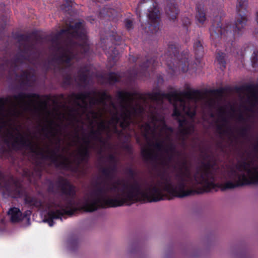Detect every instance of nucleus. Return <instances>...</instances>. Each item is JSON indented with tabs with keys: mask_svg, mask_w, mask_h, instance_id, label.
<instances>
[{
	"mask_svg": "<svg viewBox=\"0 0 258 258\" xmlns=\"http://www.w3.org/2000/svg\"><path fill=\"white\" fill-rule=\"evenodd\" d=\"M248 2L247 0H236L235 18L234 25H228L226 28L221 27L213 26L210 29L211 36L213 39H216L224 35L226 37L239 36L244 31L246 23L248 21L247 11Z\"/></svg>",
	"mask_w": 258,
	"mask_h": 258,
	"instance_id": "obj_6",
	"label": "nucleus"
},
{
	"mask_svg": "<svg viewBox=\"0 0 258 258\" xmlns=\"http://www.w3.org/2000/svg\"><path fill=\"white\" fill-rule=\"evenodd\" d=\"M106 79L109 84H113L119 81V79L114 73H109L106 76Z\"/></svg>",
	"mask_w": 258,
	"mask_h": 258,
	"instance_id": "obj_23",
	"label": "nucleus"
},
{
	"mask_svg": "<svg viewBox=\"0 0 258 258\" xmlns=\"http://www.w3.org/2000/svg\"><path fill=\"white\" fill-rule=\"evenodd\" d=\"M196 59H200L204 54V49L203 45V42L200 39L195 40L193 45Z\"/></svg>",
	"mask_w": 258,
	"mask_h": 258,
	"instance_id": "obj_15",
	"label": "nucleus"
},
{
	"mask_svg": "<svg viewBox=\"0 0 258 258\" xmlns=\"http://www.w3.org/2000/svg\"><path fill=\"white\" fill-rule=\"evenodd\" d=\"M248 128L246 126L242 127L240 128V133L242 137H244L247 136Z\"/></svg>",
	"mask_w": 258,
	"mask_h": 258,
	"instance_id": "obj_28",
	"label": "nucleus"
},
{
	"mask_svg": "<svg viewBox=\"0 0 258 258\" xmlns=\"http://www.w3.org/2000/svg\"><path fill=\"white\" fill-rule=\"evenodd\" d=\"M48 190L54 194H60L64 198L63 201L57 205L59 209L56 211L48 213V218L43 220L52 226L53 220L60 218L64 215L72 216L77 210V206L75 198L76 196L75 186L67 179L59 177L54 182L49 183Z\"/></svg>",
	"mask_w": 258,
	"mask_h": 258,
	"instance_id": "obj_4",
	"label": "nucleus"
},
{
	"mask_svg": "<svg viewBox=\"0 0 258 258\" xmlns=\"http://www.w3.org/2000/svg\"><path fill=\"white\" fill-rule=\"evenodd\" d=\"M25 175H26V176H27L30 177V176H31V173H30V172H25Z\"/></svg>",
	"mask_w": 258,
	"mask_h": 258,
	"instance_id": "obj_34",
	"label": "nucleus"
},
{
	"mask_svg": "<svg viewBox=\"0 0 258 258\" xmlns=\"http://www.w3.org/2000/svg\"><path fill=\"white\" fill-rule=\"evenodd\" d=\"M257 61H258V57L257 52L254 51H253L251 58V64L253 68H256L257 67Z\"/></svg>",
	"mask_w": 258,
	"mask_h": 258,
	"instance_id": "obj_24",
	"label": "nucleus"
},
{
	"mask_svg": "<svg viewBox=\"0 0 258 258\" xmlns=\"http://www.w3.org/2000/svg\"><path fill=\"white\" fill-rule=\"evenodd\" d=\"M182 21L183 25L185 26H187L190 24V21L188 18H184Z\"/></svg>",
	"mask_w": 258,
	"mask_h": 258,
	"instance_id": "obj_31",
	"label": "nucleus"
},
{
	"mask_svg": "<svg viewBox=\"0 0 258 258\" xmlns=\"http://www.w3.org/2000/svg\"><path fill=\"white\" fill-rule=\"evenodd\" d=\"M130 60L131 61H133V62H136L137 61V58L133 56H130Z\"/></svg>",
	"mask_w": 258,
	"mask_h": 258,
	"instance_id": "obj_32",
	"label": "nucleus"
},
{
	"mask_svg": "<svg viewBox=\"0 0 258 258\" xmlns=\"http://www.w3.org/2000/svg\"><path fill=\"white\" fill-rule=\"evenodd\" d=\"M0 187L13 198H20L25 195V190L20 183L10 174H4L0 171Z\"/></svg>",
	"mask_w": 258,
	"mask_h": 258,
	"instance_id": "obj_9",
	"label": "nucleus"
},
{
	"mask_svg": "<svg viewBox=\"0 0 258 258\" xmlns=\"http://www.w3.org/2000/svg\"><path fill=\"white\" fill-rule=\"evenodd\" d=\"M196 19L197 21L201 24H203V23L206 20L205 13L203 11H202L201 9L199 7H197V14L196 15Z\"/></svg>",
	"mask_w": 258,
	"mask_h": 258,
	"instance_id": "obj_21",
	"label": "nucleus"
},
{
	"mask_svg": "<svg viewBox=\"0 0 258 258\" xmlns=\"http://www.w3.org/2000/svg\"><path fill=\"white\" fill-rule=\"evenodd\" d=\"M74 3L70 0H66L65 2L60 6V9L63 12H69L74 7Z\"/></svg>",
	"mask_w": 258,
	"mask_h": 258,
	"instance_id": "obj_20",
	"label": "nucleus"
},
{
	"mask_svg": "<svg viewBox=\"0 0 258 258\" xmlns=\"http://www.w3.org/2000/svg\"><path fill=\"white\" fill-rule=\"evenodd\" d=\"M25 202L27 204L33 205H37L38 202L35 198L26 196L25 197Z\"/></svg>",
	"mask_w": 258,
	"mask_h": 258,
	"instance_id": "obj_25",
	"label": "nucleus"
},
{
	"mask_svg": "<svg viewBox=\"0 0 258 258\" xmlns=\"http://www.w3.org/2000/svg\"><path fill=\"white\" fill-rule=\"evenodd\" d=\"M225 56L226 54L223 52H218L217 56V59L218 63L222 67H223V68H225Z\"/></svg>",
	"mask_w": 258,
	"mask_h": 258,
	"instance_id": "obj_22",
	"label": "nucleus"
},
{
	"mask_svg": "<svg viewBox=\"0 0 258 258\" xmlns=\"http://www.w3.org/2000/svg\"><path fill=\"white\" fill-rule=\"evenodd\" d=\"M7 18L5 16H2L0 19V39L2 40L5 41L6 40L7 42L8 43L9 40L10 39V37H6V38H3V31L4 30L6 26Z\"/></svg>",
	"mask_w": 258,
	"mask_h": 258,
	"instance_id": "obj_19",
	"label": "nucleus"
},
{
	"mask_svg": "<svg viewBox=\"0 0 258 258\" xmlns=\"http://www.w3.org/2000/svg\"><path fill=\"white\" fill-rule=\"evenodd\" d=\"M237 119L238 121L240 122H245L246 121V118L244 116V115L241 113H239L237 115Z\"/></svg>",
	"mask_w": 258,
	"mask_h": 258,
	"instance_id": "obj_29",
	"label": "nucleus"
},
{
	"mask_svg": "<svg viewBox=\"0 0 258 258\" xmlns=\"http://www.w3.org/2000/svg\"><path fill=\"white\" fill-rule=\"evenodd\" d=\"M141 7L147 11V23L142 24L143 34L147 37L156 34L160 30V13L157 4L153 0H141L137 8V11L140 13Z\"/></svg>",
	"mask_w": 258,
	"mask_h": 258,
	"instance_id": "obj_7",
	"label": "nucleus"
},
{
	"mask_svg": "<svg viewBox=\"0 0 258 258\" xmlns=\"http://www.w3.org/2000/svg\"><path fill=\"white\" fill-rule=\"evenodd\" d=\"M155 62V60L153 59H151L150 60H147L146 61L144 62L140 65V71L139 72L140 74H142L143 75L146 76L145 72L147 70V69L150 66V65L152 64V65H154V63ZM134 76H137L138 74V72L137 71H135L134 72Z\"/></svg>",
	"mask_w": 258,
	"mask_h": 258,
	"instance_id": "obj_16",
	"label": "nucleus"
},
{
	"mask_svg": "<svg viewBox=\"0 0 258 258\" xmlns=\"http://www.w3.org/2000/svg\"><path fill=\"white\" fill-rule=\"evenodd\" d=\"M14 38L16 52H12L8 46L0 48V71H7L8 79L22 89L33 86L36 77L34 70L21 69L29 64L36 68L42 65L44 45L48 46L51 56L48 62L43 64V68L60 72L65 86L73 81L74 60L85 57L89 49L86 31L81 22L67 24L66 29L56 33L37 36L33 41L28 34H17Z\"/></svg>",
	"mask_w": 258,
	"mask_h": 258,
	"instance_id": "obj_2",
	"label": "nucleus"
},
{
	"mask_svg": "<svg viewBox=\"0 0 258 258\" xmlns=\"http://www.w3.org/2000/svg\"><path fill=\"white\" fill-rule=\"evenodd\" d=\"M206 93H207L208 92H209L212 94L222 93V90L221 89L210 90L209 91L206 90Z\"/></svg>",
	"mask_w": 258,
	"mask_h": 258,
	"instance_id": "obj_30",
	"label": "nucleus"
},
{
	"mask_svg": "<svg viewBox=\"0 0 258 258\" xmlns=\"http://www.w3.org/2000/svg\"><path fill=\"white\" fill-rule=\"evenodd\" d=\"M0 103V130L7 122L16 118L24 113L30 111V93L20 92L2 98Z\"/></svg>",
	"mask_w": 258,
	"mask_h": 258,
	"instance_id": "obj_5",
	"label": "nucleus"
},
{
	"mask_svg": "<svg viewBox=\"0 0 258 258\" xmlns=\"http://www.w3.org/2000/svg\"><path fill=\"white\" fill-rule=\"evenodd\" d=\"M35 137L37 140H39V137L37 136H35Z\"/></svg>",
	"mask_w": 258,
	"mask_h": 258,
	"instance_id": "obj_35",
	"label": "nucleus"
},
{
	"mask_svg": "<svg viewBox=\"0 0 258 258\" xmlns=\"http://www.w3.org/2000/svg\"><path fill=\"white\" fill-rule=\"evenodd\" d=\"M245 89L250 93L247 96L246 102L248 106L245 107V110L253 113L258 105V90L253 85L246 86Z\"/></svg>",
	"mask_w": 258,
	"mask_h": 258,
	"instance_id": "obj_11",
	"label": "nucleus"
},
{
	"mask_svg": "<svg viewBox=\"0 0 258 258\" xmlns=\"http://www.w3.org/2000/svg\"><path fill=\"white\" fill-rule=\"evenodd\" d=\"M203 245L204 246H206V243L204 242V243H203Z\"/></svg>",
	"mask_w": 258,
	"mask_h": 258,
	"instance_id": "obj_36",
	"label": "nucleus"
},
{
	"mask_svg": "<svg viewBox=\"0 0 258 258\" xmlns=\"http://www.w3.org/2000/svg\"><path fill=\"white\" fill-rule=\"evenodd\" d=\"M78 241L76 240H73L70 242V247L72 250H75L78 246Z\"/></svg>",
	"mask_w": 258,
	"mask_h": 258,
	"instance_id": "obj_27",
	"label": "nucleus"
},
{
	"mask_svg": "<svg viewBox=\"0 0 258 258\" xmlns=\"http://www.w3.org/2000/svg\"><path fill=\"white\" fill-rule=\"evenodd\" d=\"M117 105L106 92L73 93L53 99L60 122L74 129L64 137L61 126L47 121L40 133L51 144L41 146L29 134V151L38 169L46 164L69 169L86 163L95 152L101 176L91 183L81 208L92 212L142 200L157 202L168 194L182 198L208 192L222 175L195 134L197 102L203 100L211 112L216 100L199 90L143 95L118 91Z\"/></svg>",
	"mask_w": 258,
	"mask_h": 258,
	"instance_id": "obj_1",
	"label": "nucleus"
},
{
	"mask_svg": "<svg viewBox=\"0 0 258 258\" xmlns=\"http://www.w3.org/2000/svg\"><path fill=\"white\" fill-rule=\"evenodd\" d=\"M124 26L127 30H131L134 28V23L132 20L125 19L124 21Z\"/></svg>",
	"mask_w": 258,
	"mask_h": 258,
	"instance_id": "obj_26",
	"label": "nucleus"
},
{
	"mask_svg": "<svg viewBox=\"0 0 258 258\" xmlns=\"http://www.w3.org/2000/svg\"><path fill=\"white\" fill-rule=\"evenodd\" d=\"M242 153L240 160L234 165L224 167L218 164V169L222 171L219 181H225L219 186L222 190L258 184V139L253 145V151Z\"/></svg>",
	"mask_w": 258,
	"mask_h": 258,
	"instance_id": "obj_3",
	"label": "nucleus"
},
{
	"mask_svg": "<svg viewBox=\"0 0 258 258\" xmlns=\"http://www.w3.org/2000/svg\"><path fill=\"white\" fill-rule=\"evenodd\" d=\"M189 252H190V254L191 256H195L196 255L195 250H190Z\"/></svg>",
	"mask_w": 258,
	"mask_h": 258,
	"instance_id": "obj_33",
	"label": "nucleus"
},
{
	"mask_svg": "<svg viewBox=\"0 0 258 258\" xmlns=\"http://www.w3.org/2000/svg\"><path fill=\"white\" fill-rule=\"evenodd\" d=\"M91 76L90 67L85 65L78 70L77 79L81 86L85 87L90 83Z\"/></svg>",
	"mask_w": 258,
	"mask_h": 258,
	"instance_id": "obj_12",
	"label": "nucleus"
},
{
	"mask_svg": "<svg viewBox=\"0 0 258 258\" xmlns=\"http://www.w3.org/2000/svg\"><path fill=\"white\" fill-rule=\"evenodd\" d=\"M116 13V12L114 9L106 7L100 10L99 17L100 18L105 17H110L115 15Z\"/></svg>",
	"mask_w": 258,
	"mask_h": 258,
	"instance_id": "obj_17",
	"label": "nucleus"
},
{
	"mask_svg": "<svg viewBox=\"0 0 258 258\" xmlns=\"http://www.w3.org/2000/svg\"><path fill=\"white\" fill-rule=\"evenodd\" d=\"M165 15L171 22L177 21V17L179 14V10L177 5L174 3H168L165 9Z\"/></svg>",
	"mask_w": 258,
	"mask_h": 258,
	"instance_id": "obj_14",
	"label": "nucleus"
},
{
	"mask_svg": "<svg viewBox=\"0 0 258 258\" xmlns=\"http://www.w3.org/2000/svg\"><path fill=\"white\" fill-rule=\"evenodd\" d=\"M31 212L29 210L26 211L23 214V218H22V213L20 210L17 208H12L9 209L8 212V214L10 216V220L12 222L15 223L24 219L25 217L27 218L28 224H30V218L27 217L29 216Z\"/></svg>",
	"mask_w": 258,
	"mask_h": 258,
	"instance_id": "obj_13",
	"label": "nucleus"
},
{
	"mask_svg": "<svg viewBox=\"0 0 258 258\" xmlns=\"http://www.w3.org/2000/svg\"><path fill=\"white\" fill-rule=\"evenodd\" d=\"M210 117L212 122L215 126L216 131L222 141L225 140L226 138H229L231 128L229 125V122L225 116L224 112L220 109V112L217 116L213 112L210 113Z\"/></svg>",
	"mask_w": 258,
	"mask_h": 258,
	"instance_id": "obj_10",
	"label": "nucleus"
},
{
	"mask_svg": "<svg viewBox=\"0 0 258 258\" xmlns=\"http://www.w3.org/2000/svg\"><path fill=\"white\" fill-rule=\"evenodd\" d=\"M180 46L176 43L169 42L168 45L167 53L171 57L174 56L175 62L173 63L174 69L173 71H181L183 73L186 72L188 70L190 56L189 51L187 50H183L179 53Z\"/></svg>",
	"mask_w": 258,
	"mask_h": 258,
	"instance_id": "obj_8",
	"label": "nucleus"
},
{
	"mask_svg": "<svg viewBox=\"0 0 258 258\" xmlns=\"http://www.w3.org/2000/svg\"><path fill=\"white\" fill-rule=\"evenodd\" d=\"M106 49H107L106 48ZM106 53L114 62L117 60V57L119 54L117 48L112 46L109 47L108 50H106Z\"/></svg>",
	"mask_w": 258,
	"mask_h": 258,
	"instance_id": "obj_18",
	"label": "nucleus"
}]
</instances>
